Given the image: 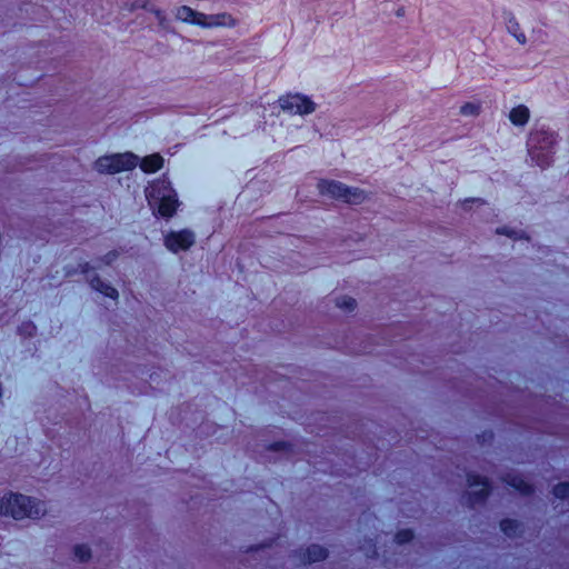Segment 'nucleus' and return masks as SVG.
Listing matches in <instances>:
<instances>
[{
    "mask_svg": "<svg viewBox=\"0 0 569 569\" xmlns=\"http://www.w3.org/2000/svg\"><path fill=\"white\" fill-rule=\"evenodd\" d=\"M0 515L16 520L39 519L46 515L41 500L22 493L8 492L0 499Z\"/></svg>",
    "mask_w": 569,
    "mask_h": 569,
    "instance_id": "nucleus-1",
    "label": "nucleus"
},
{
    "mask_svg": "<svg viewBox=\"0 0 569 569\" xmlns=\"http://www.w3.org/2000/svg\"><path fill=\"white\" fill-rule=\"evenodd\" d=\"M146 198L151 207L158 204V212L164 218H170L174 214L178 200L174 190L170 183L164 180H157L150 183L146 190Z\"/></svg>",
    "mask_w": 569,
    "mask_h": 569,
    "instance_id": "nucleus-2",
    "label": "nucleus"
},
{
    "mask_svg": "<svg viewBox=\"0 0 569 569\" xmlns=\"http://www.w3.org/2000/svg\"><path fill=\"white\" fill-rule=\"evenodd\" d=\"M317 189L321 196L340 200L348 204H360L368 199L365 190L349 187L337 180L320 179L317 183Z\"/></svg>",
    "mask_w": 569,
    "mask_h": 569,
    "instance_id": "nucleus-3",
    "label": "nucleus"
},
{
    "mask_svg": "<svg viewBox=\"0 0 569 569\" xmlns=\"http://www.w3.org/2000/svg\"><path fill=\"white\" fill-rule=\"evenodd\" d=\"M139 158L132 152L113 153L98 158L93 169L101 174H116L138 166Z\"/></svg>",
    "mask_w": 569,
    "mask_h": 569,
    "instance_id": "nucleus-4",
    "label": "nucleus"
},
{
    "mask_svg": "<svg viewBox=\"0 0 569 569\" xmlns=\"http://www.w3.org/2000/svg\"><path fill=\"white\" fill-rule=\"evenodd\" d=\"M466 483L467 489L462 497L465 503L470 507L482 505L491 491L489 479L477 472H468Z\"/></svg>",
    "mask_w": 569,
    "mask_h": 569,
    "instance_id": "nucleus-5",
    "label": "nucleus"
},
{
    "mask_svg": "<svg viewBox=\"0 0 569 569\" xmlns=\"http://www.w3.org/2000/svg\"><path fill=\"white\" fill-rule=\"evenodd\" d=\"M555 143V136L548 131H537L528 140L531 160L545 168L550 163L549 151Z\"/></svg>",
    "mask_w": 569,
    "mask_h": 569,
    "instance_id": "nucleus-6",
    "label": "nucleus"
},
{
    "mask_svg": "<svg viewBox=\"0 0 569 569\" xmlns=\"http://www.w3.org/2000/svg\"><path fill=\"white\" fill-rule=\"evenodd\" d=\"M278 104L282 111L299 116L311 114L317 109V103L301 93L284 94L278 99Z\"/></svg>",
    "mask_w": 569,
    "mask_h": 569,
    "instance_id": "nucleus-7",
    "label": "nucleus"
},
{
    "mask_svg": "<svg viewBox=\"0 0 569 569\" xmlns=\"http://www.w3.org/2000/svg\"><path fill=\"white\" fill-rule=\"evenodd\" d=\"M194 240L196 237L191 230L172 231L164 237V246L176 253L179 250H188L193 246Z\"/></svg>",
    "mask_w": 569,
    "mask_h": 569,
    "instance_id": "nucleus-8",
    "label": "nucleus"
},
{
    "mask_svg": "<svg viewBox=\"0 0 569 569\" xmlns=\"http://www.w3.org/2000/svg\"><path fill=\"white\" fill-rule=\"evenodd\" d=\"M237 24H238V20L234 17H232L230 13L220 12V13H214V14L203 13L200 27L206 28V29L233 28Z\"/></svg>",
    "mask_w": 569,
    "mask_h": 569,
    "instance_id": "nucleus-9",
    "label": "nucleus"
},
{
    "mask_svg": "<svg viewBox=\"0 0 569 569\" xmlns=\"http://www.w3.org/2000/svg\"><path fill=\"white\" fill-rule=\"evenodd\" d=\"M298 557L303 563L318 562L328 557V550L320 545L313 543L306 548H301L298 552Z\"/></svg>",
    "mask_w": 569,
    "mask_h": 569,
    "instance_id": "nucleus-10",
    "label": "nucleus"
},
{
    "mask_svg": "<svg viewBox=\"0 0 569 569\" xmlns=\"http://www.w3.org/2000/svg\"><path fill=\"white\" fill-rule=\"evenodd\" d=\"M203 12L196 11L188 6H180L174 10V18L181 22L200 27Z\"/></svg>",
    "mask_w": 569,
    "mask_h": 569,
    "instance_id": "nucleus-11",
    "label": "nucleus"
},
{
    "mask_svg": "<svg viewBox=\"0 0 569 569\" xmlns=\"http://www.w3.org/2000/svg\"><path fill=\"white\" fill-rule=\"evenodd\" d=\"M90 287L100 293L104 295L106 297H109L111 299H118V291L116 288H113L109 282L101 279L99 276H93L91 279H89Z\"/></svg>",
    "mask_w": 569,
    "mask_h": 569,
    "instance_id": "nucleus-12",
    "label": "nucleus"
},
{
    "mask_svg": "<svg viewBox=\"0 0 569 569\" xmlns=\"http://www.w3.org/2000/svg\"><path fill=\"white\" fill-rule=\"evenodd\" d=\"M140 168L146 173H152L160 170L163 166V158L159 153H153L141 159Z\"/></svg>",
    "mask_w": 569,
    "mask_h": 569,
    "instance_id": "nucleus-13",
    "label": "nucleus"
},
{
    "mask_svg": "<svg viewBox=\"0 0 569 569\" xmlns=\"http://www.w3.org/2000/svg\"><path fill=\"white\" fill-rule=\"evenodd\" d=\"M529 118L530 111L523 104H519L512 108L509 112V120L511 121L512 124L518 127L525 126L529 121Z\"/></svg>",
    "mask_w": 569,
    "mask_h": 569,
    "instance_id": "nucleus-14",
    "label": "nucleus"
},
{
    "mask_svg": "<svg viewBox=\"0 0 569 569\" xmlns=\"http://www.w3.org/2000/svg\"><path fill=\"white\" fill-rule=\"evenodd\" d=\"M503 480L522 495H528L532 490L531 485L519 475H508Z\"/></svg>",
    "mask_w": 569,
    "mask_h": 569,
    "instance_id": "nucleus-15",
    "label": "nucleus"
},
{
    "mask_svg": "<svg viewBox=\"0 0 569 569\" xmlns=\"http://www.w3.org/2000/svg\"><path fill=\"white\" fill-rule=\"evenodd\" d=\"M73 557L81 563H87L92 558V549L88 543H77L72 548Z\"/></svg>",
    "mask_w": 569,
    "mask_h": 569,
    "instance_id": "nucleus-16",
    "label": "nucleus"
},
{
    "mask_svg": "<svg viewBox=\"0 0 569 569\" xmlns=\"http://www.w3.org/2000/svg\"><path fill=\"white\" fill-rule=\"evenodd\" d=\"M335 303L338 309L346 313H351L357 309L356 299L347 295L338 296Z\"/></svg>",
    "mask_w": 569,
    "mask_h": 569,
    "instance_id": "nucleus-17",
    "label": "nucleus"
},
{
    "mask_svg": "<svg viewBox=\"0 0 569 569\" xmlns=\"http://www.w3.org/2000/svg\"><path fill=\"white\" fill-rule=\"evenodd\" d=\"M480 104L475 102H466L460 107V114L465 117H477L480 113Z\"/></svg>",
    "mask_w": 569,
    "mask_h": 569,
    "instance_id": "nucleus-18",
    "label": "nucleus"
},
{
    "mask_svg": "<svg viewBox=\"0 0 569 569\" xmlns=\"http://www.w3.org/2000/svg\"><path fill=\"white\" fill-rule=\"evenodd\" d=\"M496 232L497 234L507 236L515 240L525 238V233L522 231L512 229L507 226L497 228Z\"/></svg>",
    "mask_w": 569,
    "mask_h": 569,
    "instance_id": "nucleus-19",
    "label": "nucleus"
},
{
    "mask_svg": "<svg viewBox=\"0 0 569 569\" xmlns=\"http://www.w3.org/2000/svg\"><path fill=\"white\" fill-rule=\"evenodd\" d=\"M119 258L117 250H111L98 259L97 268L101 266H111Z\"/></svg>",
    "mask_w": 569,
    "mask_h": 569,
    "instance_id": "nucleus-20",
    "label": "nucleus"
},
{
    "mask_svg": "<svg viewBox=\"0 0 569 569\" xmlns=\"http://www.w3.org/2000/svg\"><path fill=\"white\" fill-rule=\"evenodd\" d=\"M267 450L270 451H277V452H290L291 451V445L287 441H276L266 447Z\"/></svg>",
    "mask_w": 569,
    "mask_h": 569,
    "instance_id": "nucleus-21",
    "label": "nucleus"
},
{
    "mask_svg": "<svg viewBox=\"0 0 569 569\" xmlns=\"http://www.w3.org/2000/svg\"><path fill=\"white\" fill-rule=\"evenodd\" d=\"M502 531L508 536H515L518 532L519 523L515 520H503L501 522Z\"/></svg>",
    "mask_w": 569,
    "mask_h": 569,
    "instance_id": "nucleus-22",
    "label": "nucleus"
},
{
    "mask_svg": "<svg viewBox=\"0 0 569 569\" xmlns=\"http://www.w3.org/2000/svg\"><path fill=\"white\" fill-rule=\"evenodd\" d=\"M413 538V533L409 529H401L395 536V541L398 545H403L409 542Z\"/></svg>",
    "mask_w": 569,
    "mask_h": 569,
    "instance_id": "nucleus-23",
    "label": "nucleus"
},
{
    "mask_svg": "<svg viewBox=\"0 0 569 569\" xmlns=\"http://www.w3.org/2000/svg\"><path fill=\"white\" fill-rule=\"evenodd\" d=\"M553 495L557 498H569V482H561L553 488Z\"/></svg>",
    "mask_w": 569,
    "mask_h": 569,
    "instance_id": "nucleus-24",
    "label": "nucleus"
},
{
    "mask_svg": "<svg viewBox=\"0 0 569 569\" xmlns=\"http://www.w3.org/2000/svg\"><path fill=\"white\" fill-rule=\"evenodd\" d=\"M149 12H151V13L156 17V19H157V20H158V22H159V26H161V27H164V26H166V23H167V17H166L164 12H163L160 8H158V7H156V6L153 4V6H151V7L149 8Z\"/></svg>",
    "mask_w": 569,
    "mask_h": 569,
    "instance_id": "nucleus-25",
    "label": "nucleus"
},
{
    "mask_svg": "<svg viewBox=\"0 0 569 569\" xmlns=\"http://www.w3.org/2000/svg\"><path fill=\"white\" fill-rule=\"evenodd\" d=\"M153 6L150 0H134L131 4V9H144L149 11V8Z\"/></svg>",
    "mask_w": 569,
    "mask_h": 569,
    "instance_id": "nucleus-26",
    "label": "nucleus"
},
{
    "mask_svg": "<svg viewBox=\"0 0 569 569\" xmlns=\"http://www.w3.org/2000/svg\"><path fill=\"white\" fill-rule=\"evenodd\" d=\"M94 267H91L89 262H84L80 264V269L82 273H88L91 269Z\"/></svg>",
    "mask_w": 569,
    "mask_h": 569,
    "instance_id": "nucleus-27",
    "label": "nucleus"
},
{
    "mask_svg": "<svg viewBox=\"0 0 569 569\" xmlns=\"http://www.w3.org/2000/svg\"><path fill=\"white\" fill-rule=\"evenodd\" d=\"M515 36L519 43L525 44L527 42L526 36L522 32L516 33Z\"/></svg>",
    "mask_w": 569,
    "mask_h": 569,
    "instance_id": "nucleus-28",
    "label": "nucleus"
}]
</instances>
